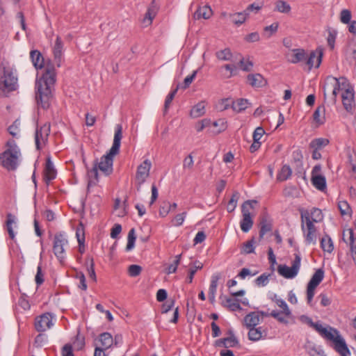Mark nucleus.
I'll return each mask as SVG.
<instances>
[{
	"mask_svg": "<svg viewBox=\"0 0 356 356\" xmlns=\"http://www.w3.org/2000/svg\"><path fill=\"white\" fill-rule=\"evenodd\" d=\"M44 67V72L35 82V99L38 106L47 109L53 97L52 91L54 90L56 73L51 60H45Z\"/></svg>",
	"mask_w": 356,
	"mask_h": 356,
	"instance_id": "1",
	"label": "nucleus"
},
{
	"mask_svg": "<svg viewBox=\"0 0 356 356\" xmlns=\"http://www.w3.org/2000/svg\"><path fill=\"white\" fill-rule=\"evenodd\" d=\"M122 138V126L120 124H118L115 126L114 138L111 148L106 155L101 157L99 162L96 161L95 163V164L97 165V168L106 176L113 172V157L119 153Z\"/></svg>",
	"mask_w": 356,
	"mask_h": 356,
	"instance_id": "2",
	"label": "nucleus"
},
{
	"mask_svg": "<svg viewBox=\"0 0 356 356\" xmlns=\"http://www.w3.org/2000/svg\"><path fill=\"white\" fill-rule=\"evenodd\" d=\"M68 246L67 235L65 232H59L54 234L53 240V252L60 264L65 262L66 258L65 249Z\"/></svg>",
	"mask_w": 356,
	"mask_h": 356,
	"instance_id": "3",
	"label": "nucleus"
},
{
	"mask_svg": "<svg viewBox=\"0 0 356 356\" xmlns=\"http://www.w3.org/2000/svg\"><path fill=\"white\" fill-rule=\"evenodd\" d=\"M256 200H247L241 206V213L243 218L240 222L241 230L247 233L253 226L254 222L250 213V210L253 209V204H256Z\"/></svg>",
	"mask_w": 356,
	"mask_h": 356,
	"instance_id": "4",
	"label": "nucleus"
},
{
	"mask_svg": "<svg viewBox=\"0 0 356 356\" xmlns=\"http://www.w3.org/2000/svg\"><path fill=\"white\" fill-rule=\"evenodd\" d=\"M21 152H3L0 154V165L8 171L15 170L19 164Z\"/></svg>",
	"mask_w": 356,
	"mask_h": 356,
	"instance_id": "5",
	"label": "nucleus"
},
{
	"mask_svg": "<svg viewBox=\"0 0 356 356\" xmlns=\"http://www.w3.org/2000/svg\"><path fill=\"white\" fill-rule=\"evenodd\" d=\"M299 319L302 323H305L314 329L323 339L326 340L330 341V339H332V337L335 335L333 331L329 328V327H330V325H327L326 327H323L320 321L314 323L310 317L306 315L300 316Z\"/></svg>",
	"mask_w": 356,
	"mask_h": 356,
	"instance_id": "6",
	"label": "nucleus"
},
{
	"mask_svg": "<svg viewBox=\"0 0 356 356\" xmlns=\"http://www.w3.org/2000/svg\"><path fill=\"white\" fill-rule=\"evenodd\" d=\"M301 220H302V229L305 231L304 220L306 222L307 232L305 234V241L307 244H316V229L312 221L310 220L309 213L307 210L300 211Z\"/></svg>",
	"mask_w": 356,
	"mask_h": 356,
	"instance_id": "7",
	"label": "nucleus"
},
{
	"mask_svg": "<svg viewBox=\"0 0 356 356\" xmlns=\"http://www.w3.org/2000/svg\"><path fill=\"white\" fill-rule=\"evenodd\" d=\"M301 257L299 254H295V259L292 262L291 267L286 265H279L277 267L278 273L286 279L295 277L300 268Z\"/></svg>",
	"mask_w": 356,
	"mask_h": 356,
	"instance_id": "8",
	"label": "nucleus"
},
{
	"mask_svg": "<svg viewBox=\"0 0 356 356\" xmlns=\"http://www.w3.org/2000/svg\"><path fill=\"white\" fill-rule=\"evenodd\" d=\"M51 131L50 123H44L42 125H37L35 132V143L38 150H40L42 145H45Z\"/></svg>",
	"mask_w": 356,
	"mask_h": 356,
	"instance_id": "9",
	"label": "nucleus"
},
{
	"mask_svg": "<svg viewBox=\"0 0 356 356\" xmlns=\"http://www.w3.org/2000/svg\"><path fill=\"white\" fill-rule=\"evenodd\" d=\"M329 328L333 331L335 335L332 337V339L330 341L333 342V348L341 356H350V351L348 348L344 339L341 337L339 332L334 327H329Z\"/></svg>",
	"mask_w": 356,
	"mask_h": 356,
	"instance_id": "10",
	"label": "nucleus"
},
{
	"mask_svg": "<svg viewBox=\"0 0 356 356\" xmlns=\"http://www.w3.org/2000/svg\"><path fill=\"white\" fill-rule=\"evenodd\" d=\"M151 167L152 163L149 159H145L138 166L136 175L138 191H140L141 186L145 182L147 178L149 177Z\"/></svg>",
	"mask_w": 356,
	"mask_h": 356,
	"instance_id": "11",
	"label": "nucleus"
},
{
	"mask_svg": "<svg viewBox=\"0 0 356 356\" xmlns=\"http://www.w3.org/2000/svg\"><path fill=\"white\" fill-rule=\"evenodd\" d=\"M330 86H331L332 88L335 87L337 91L338 92H339L340 90L343 92L345 89L349 88L348 81L345 77H340L337 79L333 76H328L326 79V82L323 86V93L325 99H326V90L329 88Z\"/></svg>",
	"mask_w": 356,
	"mask_h": 356,
	"instance_id": "12",
	"label": "nucleus"
},
{
	"mask_svg": "<svg viewBox=\"0 0 356 356\" xmlns=\"http://www.w3.org/2000/svg\"><path fill=\"white\" fill-rule=\"evenodd\" d=\"M35 328L39 332H42L50 329L53 325V316L49 312H46L37 316L35 319Z\"/></svg>",
	"mask_w": 356,
	"mask_h": 356,
	"instance_id": "13",
	"label": "nucleus"
},
{
	"mask_svg": "<svg viewBox=\"0 0 356 356\" xmlns=\"http://www.w3.org/2000/svg\"><path fill=\"white\" fill-rule=\"evenodd\" d=\"M1 79V81L3 83L4 88L8 91H13L16 90L17 78L15 75L12 69L3 67V75Z\"/></svg>",
	"mask_w": 356,
	"mask_h": 356,
	"instance_id": "14",
	"label": "nucleus"
},
{
	"mask_svg": "<svg viewBox=\"0 0 356 356\" xmlns=\"http://www.w3.org/2000/svg\"><path fill=\"white\" fill-rule=\"evenodd\" d=\"M323 55V49L321 47H318L314 51H312L309 56L306 58V64L309 66V70L313 67L318 68L322 61Z\"/></svg>",
	"mask_w": 356,
	"mask_h": 356,
	"instance_id": "15",
	"label": "nucleus"
},
{
	"mask_svg": "<svg viewBox=\"0 0 356 356\" xmlns=\"http://www.w3.org/2000/svg\"><path fill=\"white\" fill-rule=\"evenodd\" d=\"M229 337L219 339L215 341V346L218 347H225L226 348L236 347L238 345V340L235 337L233 331L229 330Z\"/></svg>",
	"mask_w": 356,
	"mask_h": 356,
	"instance_id": "16",
	"label": "nucleus"
},
{
	"mask_svg": "<svg viewBox=\"0 0 356 356\" xmlns=\"http://www.w3.org/2000/svg\"><path fill=\"white\" fill-rule=\"evenodd\" d=\"M53 54L56 65L58 67H60L63 60V42L59 35L56 37L55 44L53 47Z\"/></svg>",
	"mask_w": 356,
	"mask_h": 356,
	"instance_id": "17",
	"label": "nucleus"
},
{
	"mask_svg": "<svg viewBox=\"0 0 356 356\" xmlns=\"http://www.w3.org/2000/svg\"><path fill=\"white\" fill-rule=\"evenodd\" d=\"M247 81L249 85L253 88H262L267 84V81L259 73L249 74L247 76Z\"/></svg>",
	"mask_w": 356,
	"mask_h": 356,
	"instance_id": "18",
	"label": "nucleus"
},
{
	"mask_svg": "<svg viewBox=\"0 0 356 356\" xmlns=\"http://www.w3.org/2000/svg\"><path fill=\"white\" fill-rule=\"evenodd\" d=\"M220 299L222 300L221 305L224 307H227L232 312L241 311L242 307L240 305L239 300L232 299L227 296H220Z\"/></svg>",
	"mask_w": 356,
	"mask_h": 356,
	"instance_id": "19",
	"label": "nucleus"
},
{
	"mask_svg": "<svg viewBox=\"0 0 356 356\" xmlns=\"http://www.w3.org/2000/svg\"><path fill=\"white\" fill-rule=\"evenodd\" d=\"M249 332L248 334V339L252 341H257L261 339H265L267 335L266 330L262 327H252L248 328Z\"/></svg>",
	"mask_w": 356,
	"mask_h": 356,
	"instance_id": "20",
	"label": "nucleus"
},
{
	"mask_svg": "<svg viewBox=\"0 0 356 356\" xmlns=\"http://www.w3.org/2000/svg\"><path fill=\"white\" fill-rule=\"evenodd\" d=\"M30 58L36 70L42 69L45 65V59L41 52L38 50H31L30 52Z\"/></svg>",
	"mask_w": 356,
	"mask_h": 356,
	"instance_id": "21",
	"label": "nucleus"
},
{
	"mask_svg": "<svg viewBox=\"0 0 356 356\" xmlns=\"http://www.w3.org/2000/svg\"><path fill=\"white\" fill-rule=\"evenodd\" d=\"M342 103L346 111H350L353 108L354 102V93L350 88L345 89L341 93Z\"/></svg>",
	"mask_w": 356,
	"mask_h": 356,
	"instance_id": "22",
	"label": "nucleus"
},
{
	"mask_svg": "<svg viewBox=\"0 0 356 356\" xmlns=\"http://www.w3.org/2000/svg\"><path fill=\"white\" fill-rule=\"evenodd\" d=\"M243 322L247 328L256 327L260 322L259 313L256 312L249 313L244 317Z\"/></svg>",
	"mask_w": 356,
	"mask_h": 356,
	"instance_id": "23",
	"label": "nucleus"
},
{
	"mask_svg": "<svg viewBox=\"0 0 356 356\" xmlns=\"http://www.w3.org/2000/svg\"><path fill=\"white\" fill-rule=\"evenodd\" d=\"M56 176V172L54 169V165L49 158L46 162V166L44 169V179L47 184H49V182L54 179Z\"/></svg>",
	"mask_w": 356,
	"mask_h": 356,
	"instance_id": "24",
	"label": "nucleus"
},
{
	"mask_svg": "<svg viewBox=\"0 0 356 356\" xmlns=\"http://www.w3.org/2000/svg\"><path fill=\"white\" fill-rule=\"evenodd\" d=\"M272 222L268 218L267 216H262L260 220V229H259V241H261L264 235L272 230Z\"/></svg>",
	"mask_w": 356,
	"mask_h": 356,
	"instance_id": "25",
	"label": "nucleus"
},
{
	"mask_svg": "<svg viewBox=\"0 0 356 356\" xmlns=\"http://www.w3.org/2000/svg\"><path fill=\"white\" fill-rule=\"evenodd\" d=\"M213 12L210 6L207 5H204L203 6H200L197 10L194 13V18L195 19H207L211 17Z\"/></svg>",
	"mask_w": 356,
	"mask_h": 356,
	"instance_id": "26",
	"label": "nucleus"
},
{
	"mask_svg": "<svg viewBox=\"0 0 356 356\" xmlns=\"http://www.w3.org/2000/svg\"><path fill=\"white\" fill-rule=\"evenodd\" d=\"M16 217L11 213H8L6 215V227L9 234L10 238L13 240L15 237V234L13 230V226L16 227Z\"/></svg>",
	"mask_w": 356,
	"mask_h": 356,
	"instance_id": "27",
	"label": "nucleus"
},
{
	"mask_svg": "<svg viewBox=\"0 0 356 356\" xmlns=\"http://www.w3.org/2000/svg\"><path fill=\"white\" fill-rule=\"evenodd\" d=\"M98 170L97 165L94 164L93 168L88 172L89 178L87 188L88 192L90 191V187L95 186L98 182Z\"/></svg>",
	"mask_w": 356,
	"mask_h": 356,
	"instance_id": "28",
	"label": "nucleus"
},
{
	"mask_svg": "<svg viewBox=\"0 0 356 356\" xmlns=\"http://www.w3.org/2000/svg\"><path fill=\"white\" fill-rule=\"evenodd\" d=\"M348 232L349 239L348 243L351 257L354 261L355 265L356 266V235L355 234L353 230L351 229L348 230Z\"/></svg>",
	"mask_w": 356,
	"mask_h": 356,
	"instance_id": "29",
	"label": "nucleus"
},
{
	"mask_svg": "<svg viewBox=\"0 0 356 356\" xmlns=\"http://www.w3.org/2000/svg\"><path fill=\"white\" fill-rule=\"evenodd\" d=\"M248 16V13L246 11L229 14V17L231 19L232 22L236 26H239L243 24Z\"/></svg>",
	"mask_w": 356,
	"mask_h": 356,
	"instance_id": "30",
	"label": "nucleus"
},
{
	"mask_svg": "<svg viewBox=\"0 0 356 356\" xmlns=\"http://www.w3.org/2000/svg\"><path fill=\"white\" fill-rule=\"evenodd\" d=\"M99 341L102 348L108 349L113 343V336L109 332H103L99 336Z\"/></svg>",
	"mask_w": 356,
	"mask_h": 356,
	"instance_id": "31",
	"label": "nucleus"
},
{
	"mask_svg": "<svg viewBox=\"0 0 356 356\" xmlns=\"http://www.w3.org/2000/svg\"><path fill=\"white\" fill-rule=\"evenodd\" d=\"M205 101L198 102L191 108L190 115L194 118L202 116L205 113Z\"/></svg>",
	"mask_w": 356,
	"mask_h": 356,
	"instance_id": "32",
	"label": "nucleus"
},
{
	"mask_svg": "<svg viewBox=\"0 0 356 356\" xmlns=\"http://www.w3.org/2000/svg\"><path fill=\"white\" fill-rule=\"evenodd\" d=\"M292 52L291 58L289 60L292 63H298L305 60L307 58L306 52L303 49H293Z\"/></svg>",
	"mask_w": 356,
	"mask_h": 356,
	"instance_id": "33",
	"label": "nucleus"
},
{
	"mask_svg": "<svg viewBox=\"0 0 356 356\" xmlns=\"http://www.w3.org/2000/svg\"><path fill=\"white\" fill-rule=\"evenodd\" d=\"M312 182L313 186L318 190L323 191L326 189V179L323 175L312 176Z\"/></svg>",
	"mask_w": 356,
	"mask_h": 356,
	"instance_id": "34",
	"label": "nucleus"
},
{
	"mask_svg": "<svg viewBox=\"0 0 356 356\" xmlns=\"http://www.w3.org/2000/svg\"><path fill=\"white\" fill-rule=\"evenodd\" d=\"M249 104L250 103L248 99L241 98L236 102H232V108L236 113H241L248 108Z\"/></svg>",
	"mask_w": 356,
	"mask_h": 356,
	"instance_id": "35",
	"label": "nucleus"
},
{
	"mask_svg": "<svg viewBox=\"0 0 356 356\" xmlns=\"http://www.w3.org/2000/svg\"><path fill=\"white\" fill-rule=\"evenodd\" d=\"M292 175V170L289 165H282L281 170L277 175V180L279 181H284L291 177Z\"/></svg>",
	"mask_w": 356,
	"mask_h": 356,
	"instance_id": "36",
	"label": "nucleus"
},
{
	"mask_svg": "<svg viewBox=\"0 0 356 356\" xmlns=\"http://www.w3.org/2000/svg\"><path fill=\"white\" fill-rule=\"evenodd\" d=\"M325 106H319L316 108L313 114L314 120L318 124H323L325 122Z\"/></svg>",
	"mask_w": 356,
	"mask_h": 356,
	"instance_id": "37",
	"label": "nucleus"
},
{
	"mask_svg": "<svg viewBox=\"0 0 356 356\" xmlns=\"http://www.w3.org/2000/svg\"><path fill=\"white\" fill-rule=\"evenodd\" d=\"M321 248L323 251L331 253L334 250V245L331 238L328 235H325L321 239Z\"/></svg>",
	"mask_w": 356,
	"mask_h": 356,
	"instance_id": "38",
	"label": "nucleus"
},
{
	"mask_svg": "<svg viewBox=\"0 0 356 356\" xmlns=\"http://www.w3.org/2000/svg\"><path fill=\"white\" fill-rule=\"evenodd\" d=\"M254 243L255 238L252 236L251 239L242 244V246L241 248V253L245 254L254 253L255 249L254 246Z\"/></svg>",
	"mask_w": 356,
	"mask_h": 356,
	"instance_id": "39",
	"label": "nucleus"
},
{
	"mask_svg": "<svg viewBox=\"0 0 356 356\" xmlns=\"http://www.w3.org/2000/svg\"><path fill=\"white\" fill-rule=\"evenodd\" d=\"M323 277L324 270L322 268H318L315 271L314 274L312 275L308 284L316 287L322 282Z\"/></svg>",
	"mask_w": 356,
	"mask_h": 356,
	"instance_id": "40",
	"label": "nucleus"
},
{
	"mask_svg": "<svg viewBox=\"0 0 356 356\" xmlns=\"http://www.w3.org/2000/svg\"><path fill=\"white\" fill-rule=\"evenodd\" d=\"M291 6L286 1L278 0L275 2V10L281 13L287 14L291 12Z\"/></svg>",
	"mask_w": 356,
	"mask_h": 356,
	"instance_id": "41",
	"label": "nucleus"
},
{
	"mask_svg": "<svg viewBox=\"0 0 356 356\" xmlns=\"http://www.w3.org/2000/svg\"><path fill=\"white\" fill-rule=\"evenodd\" d=\"M329 144V140L324 138H318L311 141L309 146L312 149H320Z\"/></svg>",
	"mask_w": 356,
	"mask_h": 356,
	"instance_id": "42",
	"label": "nucleus"
},
{
	"mask_svg": "<svg viewBox=\"0 0 356 356\" xmlns=\"http://www.w3.org/2000/svg\"><path fill=\"white\" fill-rule=\"evenodd\" d=\"M310 220L314 222H319L323 220V215L322 211L318 208L314 207L311 210V212H309Z\"/></svg>",
	"mask_w": 356,
	"mask_h": 356,
	"instance_id": "43",
	"label": "nucleus"
},
{
	"mask_svg": "<svg viewBox=\"0 0 356 356\" xmlns=\"http://www.w3.org/2000/svg\"><path fill=\"white\" fill-rule=\"evenodd\" d=\"M239 193L238 191H234L231 197V199L229 200L227 206V210L229 213L233 212L236 206H237V202L239 198Z\"/></svg>",
	"mask_w": 356,
	"mask_h": 356,
	"instance_id": "44",
	"label": "nucleus"
},
{
	"mask_svg": "<svg viewBox=\"0 0 356 356\" xmlns=\"http://www.w3.org/2000/svg\"><path fill=\"white\" fill-rule=\"evenodd\" d=\"M136 238L135 229L131 228L128 233L127 244L126 246L127 251H130L134 248Z\"/></svg>",
	"mask_w": 356,
	"mask_h": 356,
	"instance_id": "45",
	"label": "nucleus"
},
{
	"mask_svg": "<svg viewBox=\"0 0 356 356\" xmlns=\"http://www.w3.org/2000/svg\"><path fill=\"white\" fill-rule=\"evenodd\" d=\"M20 122L18 120H16L13 122V123L8 127V131L9 134L14 138H18L19 137V129Z\"/></svg>",
	"mask_w": 356,
	"mask_h": 356,
	"instance_id": "46",
	"label": "nucleus"
},
{
	"mask_svg": "<svg viewBox=\"0 0 356 356\" xmlns=\"http://www.w3.org/2000/svg\"><path fill=\"white\" fill-rule=\"evenodd\" d=\"M216 56L220 60H230L232 57V54L229 48H225L216 51Z\"/></svg>",
	"mask_w": 356,
	"mask_h": 356,
	"instance_id": "47",
	"label": "nucleus"
},
{
	"mask_svg": "<svg viewBox=\"0 0 356 356\" xmlns=\"http://www.w3.org/2000/svg\"><path fill=\"white\" fill-rule=\"evenodd\" d=\"M179 89V85L176 87L175 89L172 90L166 97L164 104V113H167L168 110L170 106V104L172 101L173 100L175 95L177 92V90Z\"/></svg>",
	"mask_w": 356,
	"mask_h": 356,
	"instance_id": "48",
	"label": "nucleus"
},
{
	"mask_svg": "<svg viewBox=\"0 0 356 356\" xmlns=\"http://www.w3.org/2000/svg\"><path fill=\"white\" fill-rule=\"evenodd\" d=\"M271 275L270 273H264L263 274H261L260 276H259L256 280H255V284L258 286H266L268 282H269V277Z\"/></svg>",
	"mask_w": 356,
	"mask_h": 356,
	"instance_id": "49",
	"label": "nucleus"
},
{
	"mask_svg": "<svg viewBox=\"0 0 356 356\" xmlns=\"http://www.w3.org/2000/svg\"><path fill=\"white\" fill-rule=\"evenodd\" d=\"M338 208L342 216L350 215L351 213V209L346 201H339Z\"/></svg>",
	"mask_w": 356,
	"mask_h": 356,
	"instance_id": "50",
	"label": "nucleus"
},
{
	"mask_svg": "<svg viewBox=\"0 0 356 356\" xmlns=\"http://www.w3.org/2000/svg\"><path fill=\"white\" fill-rule=\"evenodd\" d=\"M275 303L277 304V305L279 307L282 309V310L281 312H282V313H284V315L286 316H288V317H291V312L289 309L287 304L286 303V302L284 300H282V299H276Z\"/></svg>",
	"mask_w": 356,
	"mask_h": 356,
	"instance_id": "51",
	"label": "nucleus"
},
{
	"mask_svg": "<svg viewBox=\"0 0 356 356\" xmlns=\"http://www.w3.org/2000/svg\"><path fill=\"white\" fill-rule=\"evenodd\" d=\"M155 0H152L151 6L148 8L147 11L145 14V19L147 18L150 22L156 16L157 12V8L154 5Z\"/></svg>",
	"mask_w": 356,
	"mask_h": 356,
	"instance_id": "52",
	"label": "nucleus"
},
{
	"mask_svg": "<svg viewBox=\"0 0 356 356\" xmlns=\"http://www.w3.org/2000/svg\"><path fill=\"white\" fill-rule=\"evenodd\" d=\"M187 213L186 211L182 212L181 213L177 214L174 218L172 220V223L175 227H179L182 225L186 218Z\"/></svg>",
	"mask_w": 356,
	"mask_h": 356,
	"instance_id": "53",
	"label": "nucleus"
},
{
	"mask_svg": "<svg viewBox=\"0 0 356 356\" xmlns=\"http://www.w3.org/2000/svg\"><path fill=\"white\" fill-rule=\"evenodd\" d=\"M18 304L24 310H28L31 307L29 301L28 300V296L24 293H22V295L18 300Z\"/></svg>",
	"mask_w": 356,
	"mask_h": 356,
	"instance_id": "54",
	"label": "nucleus"
},
{
	"mask_svg": "<svg viewBox=\"0 0 356 356\" xmlns=\"http://www.w3.org/2000/svg\"><path fill=\"white\" fill-rule=\"evenodd\" d=\"M351 17V13L349 10L343 9L341 10L340 14V20L342 23L346 24H349L350 22H352Z\"/></svg>",
	"mask_w": 356,
	"mask_h": 356,
	"instance_id": "55",
	"label": "nucleus"
},
{
	"mask_svg": "<svg viewBox=\"0 0 356 356\" xmlns=\"http://www.w3.org/2000/svg\"><path fill=\"white\" fill-rule=\"evenodd\" d=\"M35 283L38 286H40L44 282V273L42 271V265L40 263L37 267V273L35 277Z\"/></svg>",
	"mask_w": 356,
	"mask_h": 356,
	"instance_id": "56",
	"label": "nucleus"
},
{
	"mask_svg": "<svg viewBox=\"0 0 356 356\" xmlns=\"http://www.w3.org/2000/svg\"><path fill=\"white\" fill-rule=\"evenodd\" d=\"M142 271L141 266L136 265V264H132L129 266L128 268V273L129 276L131 277H136L140 274Z\"/></svg>",
	"mask_w": 356,
	"mask_h": 356,
	"instance_id": "57",
	"label": "nucleus"
},
{
	"mask_svg": "<svg viewBox=\"0 0 356 356\" xmlns=\"http://www.w3.org/2000/svg\"><path fill=\"white\" fill-rule=\"evenodd\" d=\"M181 257V254H177L175 256V259L174 260L173 263L170 264L168 267L167 273L168 274L174 273L176 272L177 266L180 262Z\"/></svg>",
	"mask_w": 356,
	"mask_h": 356,
	"instance_id": "58",
	"label": "nucleus"
},
{
	"mask_svg": "<svg viewBox=\"0 0 356 356\" xmlns=\"http://www.w3.org/2000/svg\"><path fill=\"white\" fill-rule=\"evenodd\" d=\"M87 270H88V275L90 277V278H91L93 281L96 282L97 277H96V273L95 271L94 259L92 258L90 259V264H88Z\"/></svg>",
	"mask_w": 356,
	"mask_h": 356,
	"instance_id": "59",
	"label": "nucleus"
},
{
	"mask_svg": "<svg viewBox=\"0 0 356 356\" xmlns=\"http://www.w3.org/2000/svg\"><path fill=\"white\" fill-rule=\"evenodd\" d=\"M175 300L174 299H169L162 305L161 312L165 314L172 309L175 305Z\"/></svg>",
	"mask_w": 356,
	"mask_h": 356,
	"instance_id": "60",
	"label": "nucleus"
},
{
	"mask_svg": "<svg viewBox=\"0 0 356 356\" xmlns=\"http://www.w3.org/2000/svg\"><path fill=\"white\" fill-rule=\"evenodd\" d=\"M218 280H219L218 276H213L212 277V279H211V281L210 283V286H209V294H216V290H217V286H218Z\"/></svg>",
	"mask_w": 356,
	"mask_h": 356,
	"instance_id": "61",
	"label": "nucleus"
},
{
	"mask_svg": "<svg viewBox=\"0 0 356 356\" xmlns=\"http://www.w3.org/2000/svg\"><path fill=\"white\" fill-rule=\"evenodd\" d=\"M239 65L242 70L245 72H249L251 70L253 63L252 61L247 60L245 61V59L243 58L239 61Z\"/></svg>",
	"mask_w": 356,
	"mask_h": 356,
	"instance_id": "62",
	"label": "nucleus"
},
{
	"mask_svg": "<svg viewBox=\"0 0 356 356\" xmlns=\"http://www.w3.org/2000/svg\"><path fill=\"white\" fill-rule=\"evenodd\" d=\"M264 134L265 131L263 127H257L254 131L253 132V140L259 142L260 139L261 138Z\"/></svg>",
	"mask_w": 356,
	"mask_h": 356,
	"instance_id": "63",
	"label": "nucleus"
},
{
	"mask_svg": "<svg viewBox=\"0 0 356 356\" xmlns=\"http://www.w3.org/2000/svg\"><path fill=\"white\" fill-rule=\"evenodd\" d=\"M61 355L62 356H74L72 345L70 343L64 345L62 348Z\"/></svg>",
	"mask_w": 356,
	"mask_h": 356,
	"instance_id": "64",
	"label": "nucleus"
}]
</instances>
